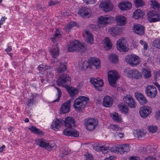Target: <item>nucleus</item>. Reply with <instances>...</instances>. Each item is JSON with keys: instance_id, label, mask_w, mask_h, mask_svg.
Listing matches in <instances>:
<instances>
[{"instance_id": "nucleus-1", "label": "nucleus", "mask_w": 160, "mask_h": 160, "mask_svg": "<svg viewBox=\"0 0 160 160\" xmlns=\"http://www.w3.org/2000/svg\"><path fill=\"white\" fill-rule=\"evenodd\" d=\"M86 49L85 43H79L78 41L74 40L71 42L68 47V50L70 52L80 51L84 52Z\"/></svg>"}, {"instance_id": "nucleus-2", "label": "nucleus", "mask_w": 160, "mask_h": 160, "mask_svg": "<svg viewBox=\"0 0 160 160\" xmlns=\"http://www.w3.org/2000/svg\"><path fill=\"white\" fill-rule=\"evenodd\" d=\"M89 100V98L87 97L79 96L74 100L73 107L75 108L80 110L85 107Z\"/></svg>"}, {"instance_id": "nucleus-3", "label": "nucleus", "mask_w": 160, "mask_h": 160, "mask_svg": "<svg viewBox=\"0 0 160 160\" xmlns=\"http://www.w3.org/2000/svg\"><path fill=\"white\" fill-rule=\"evenodd\" d=\"M71 78L67 74L64 73L60 75L57 80V85L59 86H68L71 83Z\"/></svg>"}, {"instance_id": "nucleus-4", "label": "nucleus", "mask_w": 160, "mask_h": 160, "mask_svg": "<svg viewBox=\"0 0 160 160\" xmlns=\"http://www.w3.org/2000/svg\"><path fill=\"white\" fill-rule=\"evenodd\" d=\"M119 78L118 73L114 70H111L108 72V78L109 84L112 86L116 87V81Z\"/></svg>"}, {"instance_id": "nucleus-5", "label": "nucleus", "mask_w": 160, "mask_h": 160, "mask_svg": "<svg viewBox=\"0 0 160 160\" xmlns=\"http://www.w3.org/2000/svg\"><path fill=\"white\" fill-rule=\"evenodd\" d=\"M125 61L132 67H136L140 62L139 57L134 54L128 55L125 59Z\"/></svg>"}, {"instance_id": "nucleus-6", "label": "nucleus", "mask_w": 160, "mask_h": 160, "mask_svg": "<svg viewBox=\"0 0 160 160\" xmlns=\"http://www.w3.org/2000/svg\"><path fill=\"white\" fill-rule=\"evenodd\" d=\"M35 142L36 144L41 147H43L47 149L48 151H51L55 149L56 146L55 144L53 143L50 144L48 142L42 139H36Z\"/></svg>"}, {"instance_id": "nucleus-7", "label": "nucleus", "mask_w": 160, "mask_h": 160, "mask_svg": "<svg viewBox=\"0 0 160 160\" xmlns=\"http://www.w3.org/2000/svg\"><path fill=\"white\" fill-rule=\"evenodd\" d=\"M112 19V17L109 15L100 16L98 19V28H100L108 24L111 22Z\"/></svg>"}, {"instance_id": "nucleus-8", "label": "nucleus", "mask_w": 160, "mask_h": 160, "mask_svg": "<svg viewBox=\"0 0 160 160\" xmlns=\"http://www.w3.org/2000/svg\"><path fill=\"white\" fill-rule=\"evenodd\" d=\"M116 45L117 49L120 51L127 52L129 50L126 41L123 38H120L117 41Z\"/></svg>"}, {"instance_id": "nucleus-9", "label": "nucleus", "mask_w": 160, "mask_h": 160, "mask_svg": "<svg viewBox=\"0 0 160 160\" xmlns=\"http://www.w3.org/2000/svg\"><path fill=\"white\" fill-rule=\"evenodd\" d=\"M147 16L149 21L154 22L158 21L160 19V14L156 12L155 11H149L147 13Z\"/></svg>"}, {"instance_id": "nucleus-10", "label": "nucleus", "mask_w": 160, "mask_h": 160, "mask_svg": "<svg viewBox=\"0 0 160 160\" xmlns=\"http://www.w3.org/2000/svg\"><path fill=\"white\" fill-rule=\"evenodd\" d=\"M93 66L97 69L100 67V62L98 58L92 57L88 60V65L86 66V68H89L92 69L93 68Z\"/></svg>"}, {"instance_id": "nucleus-11", "label": "nucleus", "mask_w": 160, "mask_h": 160, "mask_svg": "<svg viewBox=\"0 0 160 160\" xmlns=\"http://www.w3.org/2000/svg\"><path fill=\"white\" fill-rule=\"evenodd\" d=\"M139 113L140 116L143 118H145L150 114L152 109L148 106H143L139 109Z\"/></svg>"}, {"instance_id": "nucleus-12", "label": "nucleus", "mask_w": 160, "mask_h": 160, "mask_svg": "<svg viewBox=\"0 0 160 160\" xmlns=\"http://www.w3.org/2000/svg\"><path fill=\"white\" fill-rule=\"evenodd\" d=\"M145 92L147 96L151 98H154L157 94L156 88L153 86H148L145 89Z\"/></svg>"}, {"instance_id": "nucleus-13", "label": "nucleus", "mask_w": 160, "mask_h": 160, "mask_svg": "<svg viewBox=\"0 0 160 160\" xmlns=\"http://www.w3.org/2000/svg\"><path fill=\"white\" fill-rule=\"evenodd\" d=\"M97 124L96 120L93 118L88 119L85 121V125L86 128L89 131L94 129L96 127Z\"/></svg>"}, {"instance_id": "nucleus-14", "label": "nucleus", "mask_w": 160, "mask_h": 160, "mask_svg": "<svg viewBox=\"0 0 160 160\" xmlns=\"http://www.w3.org/2000/svg\"><path fill=\"white\" fill-rule=\"evenodd\" d=\"M132 28L133 32L139 35H142L145 32V27L141 24H135L133 25Z\"/></svg>"}, {"instance_id": "nucleus-15", "label": "nucleus", "mask_w": 160, "mask_h": 160, "mask_svg": "<svg viewBox=\"0 0 160 160\" xmlns=\"http://www.w3.org/2000/svg\"><path fill=\"white\" fill-rule=\"evenodd\" d=\"M123 100L124 103L131 108H135L136 106V103L131 95H126L124 98Z\"/></svg>"}, {"instance_id": "nucleus-16", "label": "nucleus", "mask_w": 160, "mask_h": 160, "mask_svg": "<svg viewBox=\"0 0 160 160\" xmlns=\"http://www.w3.org/2000/svg\"><path fill=\"white\" fill-rule=\"evenodd\" d=\"M90 82L98 91H101L102 90L101 88L103 84L102 80H98L94 78H91L90 79Z\"/></svg>"}, {"instance_id": "nucleus-17", "label": "nucleus", "mask_w": 160, "mask_h": 160, "mask_svg": "<svg viewBox=\"0 0 160 160\" xmlns=\"http://www.w3.org/2000/svg\"><path fill=\"white\" fill-rule=\"evenodd\" d=\"M127 75L129 78H133L135 79H139L142 77L141 72H139L136 69L130 70L128 73Z\"/></svg>"}, {"instance_id": "nucleus-18", "label": "nucleus", "mask_w": 160, "mask_h": 160, "mask_svg": "<svg viewBox=\"0 0 160 160\" xmlns=\"http://www.w3.org/2000/svg\"><path fill=\"white\" fill-rule=\"evenodd\" d=\"M100 6L102 9L105 12H108L112 10V5L109 1H103L101 2Z\"/></svg>"}, {"instance_id": "nucleus-19", "label": "nucleus", "mask_w": 160, "mask_h": 160, "mask_svg": "<svg viewBox=\"0 0 160 160\" xmlns=\"http://www.w3.org/2000/svg\"><path fill=\"white\" fill-rule=\"evenodd\" d=\"M90 10L88 8L82 7L80 8L78 13L81 17L83 18H89L91 16Z\"/></svg>"}, {"instance_id": "nucleus-20", "label": "nucleus", "mask_w": 160, "mask_h": 160, "mask_svg": "<svg viewBox=\"0 0 160 160\" xmlns=\"http://www.w3.org/2000/svg\"><path fill=\"white\" fill-rule=\"evenodd\" d=\"M64 125L66 127L68 128H71L76 126L75 122L72 117H68L64 120Z\"/></svg>"}, {"instance_id": "nucleus-21", "label": "nucleus", "mask_w": 160, "mask_h": 160, "mask_svg": "<svg viewBox=\"0 0 160 160\" xmlns=\"http://www.w3.org/2000/svg\"><path fill=\"white\" fill-rule=\"evenodd\" d=\"M132 4L128 1L122 2L118 4V7L121 10H127L131 8Z\"/></svg>"}, {"instance_id": "nucleus-22", "label": "nucleus", "mask_w": 160, "mask_h": 160, "mask_svg": "<svg viewBox=\"0 0 160 160\" xmlns=\"http://www.w3.org/2000/svg\"><path fill=\"white\" fill-rule=\"evenodd\" d=\"M64 120L62 119H57L55 121L54 123L51 125V128L54 130L57 131L58 128H60L61 126L64 124Z\"/></svg>"}, {"instance_id": "nucleus-23", "label": "nucleus", "mask_w": 160, "mask_h": 160, "mask_svg": "<svg viewBox=\"0 0 160 160\" xmlns=\"http://www.w3.org/2000/svg\"><path fill=\"white\" fill-rule=\"evenodd\" d=\"M113 100L112 97L108 96L104 97L103 99V105L106 107H109L113 104Z\"/></svg>"}, {"instance_id": "nucleus-24", "label": "nucleus", "mask_w": 160, "mask_h": 160, "mask_svg": "<svg viewBox=\"0 0 160 160\" xmlns=\"http://www.w3.org/2000/svg\"><path fill=\"white\" fill-rule=\"evenodd\" d=\"M135 96L136 98L140 104H144L147 102V100L145 97L142 93L135 92Z\"/></svg>"}, {"instance_id": "nucleus-25", "label": "nucleus", "mask_w": 160, "mask_h": 160, "mask_svg": "<svg viewBox=\"0 0 160 160\" xmlns=\"http://www.w3.org/2000/svg\"><path fill=\"white\" fill-rule=\"evenodd\" d=\"M71 101V100H69L67 102L64 103L62 105L60 112L63 113H66L68 112L70 109V103Z\"/></svg>"}, {"instance_id": "nucleus-26", "label": "nucleus", "mask_w": 160, "mask_h": 160, "mask_svg": "<svg viewBox=\"0 0 160 160\" xmlns=\"http://www.w3.org/2000/svg\"><path fill=\"white\" fill-rule=\"evenodd\" d=\"M120 31V28L118 27V25H116L114 27L111 28L109 32L110 33L112 36L115 37L119 34Z\"/></svg>"}, {"instance_id": "nucleus-27", "label": "nucleus", "mask_w": 160, "mask_h": 160, "mask_svg": "<svg viewBox=\"0 0 160 160\" xmlns=\"http://www.w3.org/2000/svg\"><path fill=\"white\" fill-rule=\"evenodd\" d=\"M66 63H60L58 68L57 69V72L59 73H61L65 72L67 69Z\"/></svg>"}, {"instance_id": "nucleus-28", "label": "nucleus", "mask_w": 160, "mask_h": 160, "mask_svg": "<svg viewBox=\"0 0 160 160\" xmlns=\"http://www.w3.org/2000/svg\"><path fill=\"white\" fill-rule=\"evenodd\" d=\"M150 2L151 3V6L155 12L159 13L160 8V4L155 0H151Z\"/></svg>"}, {"instance_id": "nucleus-29", "label": "nucleus", "mask_w": 160, "mask_h": 160, "mask_svg": "<svg viewBox=\"0 0 160 160\" xmlns=\"http://www.w3.org/2000/svg\"><path fill=\"white\" fill-rule=\"evenodd\" d=\"M61 35L60 33L59 30L57 29L53 37L50 38V39L53 42H57L59 38H61Z\"/></svg>"}, {"instance_id": "nucleus-30", "label": "nucleus", "mask_w": 160, "mask_h": 160, "mask_svg": "<svg viewBox=\"0 0 160 160\" xmlns=\"http://www.w3.org/2000/svg\"><path fill=\"white\" fill-rule=\"evenodd\" d=\"M117 23L120 25H123L126 23V18L124 16H118L116 18Z\"/></svg>"}, {"instance_id": "nucleus-31", "label": "nucleus", "mask_w": 160, "mask_h": 160, "mask_svg": "<svg viewBox=\"0 0 160 160\" xmlns=\"http://www.w3.org/2000/svg\"><path fill=\"white\" fill-rule=\"evenodd\" d=\"M144 15L143 12L140 9H137L133 12V17L135 19H138L139 17Z\"/></svg>"}, {"instance_id": "nucleus-32", "label": "nucleus", "mask_w": 160, "mask_h": 160, "mask_svg": "<svg viewBox=\"0 0 160 160\" xmlns=\"http://www.w3.org/2000/svg\"><path fill=\"white\" fill-rule=\"evenodd\" d=\"M50 52L52 58H55L58 56L59 54V48L57 46L55 48L50 50Z\"/></svg>"}, {"instance_id": "nucleus-33", "label": "nucleus", "mask_w": 160, "mask_h": 160, "mask_svg": "<svg viewBox=\"0 0 160 160\" xmlns=\"http://www.w3.org/2000/svg\"><path fill=\"white\" fill-rule=\"evenodd\" d=\"M68 92L72 98L78 94V90L77 89L71 87L68 89Z\"/></svg>"}, {"instance_id": "nucleus-34", "label": "nucleus", "mask_w": 160, "mask_h": 160, "mask_svg": "<svg viewBox=\"0 0 160 160\" xmlns=\"http://www.w3.org/2000/svg\"><path fill=\"white\" fill-rule=\"evenodd\" d=\"M104 42L106 45L104 46L105 48L107 50L110 49L112 47V44L109 38L108 37L105 38L104 39Z\"/></svg>"}, {"instance_id": "nucleus-35", "label": "nucleus", "mask_w": 160, "mask_h": 160, "mask_svg": "<svg viewBox=\"0 0 160 160\" xmlns=\"http://www.w3.org/2000/svg\"><path fill=\"white\" fill-rule=\"evenodd\" d=\"M142 74L145 78H149L151 76V72L146 69L142 68Z\"/></svg>"}, {"instance_id": "nucleus-36", "label": "nucleus", "mask_w": 160, "mask_h": 160, "mask_svg": "<svg viewBox=\"0 0 160 160\" xmlns=\"http://www.w3.org/2000/svg\"><path fill=\"white\" fill-rule=\"evenodd\" d=\"M108 58L110 61L113 63H116L118 61V57L114 54H111L108 56Z\"/></svg>"}, {"instance_id": "nucleus-37", "label": "nucleus", "mask_w": 160, "mask_h": 160, "mask_svg": "<svg viewBox=\"0 0 160 160\" xmlns=\"http://www.w3.org/2000/svg\"><path fill=\"white\" fill-rule=\"evenodd\" d=\"M86 33L87 35V39L86 40V41L88 43L92 44L93 42V39L92 34L90 32L88 31H86Z\"/></svg>"}, {"instance_id": "nucleus-38", "label": "nucleus", "mask_w": 160, "mask_h": 160, "mask_svg": "<svg viewBox=\"0 0 160 160\" xmlns=\"http://www.w3.org/2000/svg\"><path fill=\"white\" fill-rule=\"evenodd\" d=\"M111 117L114 121L117 122H119L121 121V118L119 115L118 113L115 112L114 113L111 115Z\"/></svg>"}, {"instance_id": "nucleus-39", "label": "nucleus", "mask_w": 160, "mask_h": 160, "mask_svg": "<svg viewBox=\"0 0 160 160\" xmlns=\"http://www.w3.org/2000/svg\"><path fill=\"white\" fill-rule=\"evenodd\" d=\"M136 6L137 7H141L145 5V3L143 0H133Z\"/></svg>"}, {"instance_id": "nucleus-40", "label": "nucleus", "mask_w": 160, "mask_h": 160, "mask_svg": "<svg viewBox=\"0 0 160 160\" xmlns=\"http://www.w3.org/2000/svg\"><path fill=\"white\" fill-rule=\"evenodd\" d=\"M29 129L35 134H40L42 132V131H41L40 129L37 128L35 126H32L29 128Z\"/></svg>"}, {"instance_id": "nucleus-41", "label": "nucleus", "mask_w": 160, "mask_h": 160, "mask_svg": "<svg viewBox=\"0 0 160 160\" xmlns=\"http://www.w3.org/2000/svg\"><path fill=\"white\" fill-rule=\"evenodd\" d=\"M110 128L112 130L116 131H120L122 130L123 128H121L119 126L116 125L112 124L110 125Z\"/></svg>"}, {"instance_id": "nucleus-42", "label": "nucleus", "mask_w": 160, "mask_h": 160, "mask_svg": "<svg viewBox=\"0 0 160 160\" xmlns=\"http://www.w3.org/2000/svg\"><path fill=\"white\" fill-rule=\"evenodd\" d=\"M145 133L141 130H137L135 133V136L138 138H141L144 136Z\"/></svg>"}, {"instance_id": "nucleus-43", "label": "nucleus", "mask_w": 160, "mask_h": 160, "mask_svg": "<svg viewBox=\"0 0 160 160\" xmlns=\"http://www.w3.org/2000/svg\"><path fill=\"white\" fill-rule=\"evenodd\" d=\"M55 88H56L57 89V90L58 92V97L57 98L56 100H54L53 101V102H58L60 100V98L61 97V95L62 94L61 91V90H60V89L59 88H58L56 87H55Z\"/></svg>"}, {"instance_id": "nucleus-44", "label": "nucleus", "mask_w": 160, "mask_h": 160, "mask_svg": "<svg viewBox=\"0 0 160 160\" xmlns=\"http://www.w3.org/2000/svg\"><path fill=\"white\" fill-rule=\"evenodd\" d=\"M122 149L124 150V152H128L130 151L129 145L128 144L122 145Z\"/></svg>"}, {"instance_id": "nucleus-45", "label": "nucleus", "mask_w": 160, "mask_h": 160, "mask_svg": "<svg viewBox=\"0 0 160 160\" xmlns=\"http://www.w3.org/2000/svg\"><path fill=\"white\" fill-rule=\"evenodd\" d=\"M149 131L152 133H154L156 132L157 130V127L156 126H150L149 127Z\"/></svg>"}, {"instance_id": "nucleus-46", "label": "nucleus", "mask_w": 160, "mask_h": 160, "mask_svg": "<svg viewBox=\"0 0 160 160\" xmlns=\"http://www.w3.org/2000/svg\"><path fill=\"white\" fill-rule=\"evenodd\" d=\"M152 43L154 47L160 49V42L159 40H155Z\"/></svg>"}, {"instance_id": "nucleus-47", "label": "nucleus", "mask_w": 160, "mask_h": 160, "mask_svg": "<svg viewBox=\"0 0 160 160\" xmlns=\"http://www.w3.org/2000/svg\"><path fill=\"white\" fill-rule=\"evenodd\" d=\"M76 25L75 22H71L67 25V29H70L72 28L73 27Z\"/></svg>"}, {"instance_id": "nucleus-48", "label": "nucleus", "mask_w": 160, "mask_h": 160, "mask_svg": "<svg viewBox=\"0 0 160 160\" xmlns=\"http://www.w3.org/2000/svg\"><path fill=\"white\" fill-rule=\"evenodd\" d=\"M71 136L78 137L79 136V132L76 130H72Z\"/></svg>"}, {"instance_id": "nucleus-49", "label": "nucleus", "mask_w": 160, "mask_h": 160, "mask_svg": "<svg viewBox=\"0 0 160 160\" xmlns=\"http://www.w3.org/2000/svg\"><path fill=\"white\" fill-rule=\"evenodd\" d=\"M71 133L72 130H67V129L66 130H64L63 132V134L68 136H71Z\"/></svg>"}, {"instance_id": "nucleus-50", "label": "nucleus", "mask_w": 160, "mask_h": 160, "mask_svg": "<svg viewBox=\"0 0 160 160\" xmlns=\"http://www.w3.org/2000/svg\"><path fill=\"white\" fill-rule=\"evenodd\" d=\"M38 68L40 71L44 72L47 68L44 67L43 65H40L38 67Z\"/></svg>"}, {"instance_id": "nucleus-51", "label": "nucleus", "mask_w": 160, "mask_h": 160, "mask_svg": "<svg viewBox=\"0 0 160 160\" xmlns=\"http://www.w3.org/2000/svg\"><path fill=\"white\" fill-rule=\"evenodd\" d=\"M83 1L88 4H93L95 3L96 0H83Z\"/></svg>"}, {"instance_id": "nucleus-52", "label": "nucleus", "mask_w": 160, "mask_h": 160, "mask_svg": "<svg viewBox=\"0 0 160 160\" xmlns=\"http://www.w3.org/2000/svg\"><path fill=\"white\" fill-rule=\"evenodd\" d=\"M120 109L122 112H124L125 113H126L128 112V107H126L124 106H122Z\"/></svg>"}, {"instance_id": "nucleus-53", "label": "nucleus", "mask_w": 160, "mask_h": 160, "mask_svg": "<svg viewBox=\"0 0 160 160\" xmlns=\"http://www.w3.org/2000/svg\"><path fill=\"white\" fill-rule=\"evenodd\" d=\"M117 151H118L120 154H122L124 153V150L122 149V145L117 147Z\"/></svg>"}, {"instance_id": "nucleus-54", "label": "nucleus", "mask_w": 160, "mask_h": 160, "mask_svg": "<svg viewBox=\"0 0 160 160\" xmlns=\"http://www.w3.org/2000/svg\"><path fill=\"white\" fill-rule=\"evenodd\" d=\"M124 136V133H122L116 132L114 136L116 138L119 137L120 138H122Z\"/></svg>"}, {"instance_id": "nucleus-55", "label": "nucleus", "mask_w": 160, "mask_h": 160, "mask_svg": "<svg viewBox=\"0 0 160 160\" xmlns=\"http://www.w3.org/2000/svg\"><path fill=\"white\" fill-rule=\"evenodd\" d=\"M108 149L110 150L111 152H117V147H112L110 148L108 147Z\"/></svg>"}, {"instance_id": "nucleus-56", "label": "nucleus", "mask_w": 160, "mask_h": 160, "mask_svg": "<svg viewBox=\"0 0 160 160\" xmlns=\"http://www.w3.org/2000/svg\"><path fill=\"white\" fill-rule=\"evenodd\" d=\"M86 158V160H93L92 155L90 154H88L85 155Z\"/></svg>"}, {"instance_id": "nucleus-57", "label": "nucleus", "mask_w": 160, "mask_h": 160, "mask_svg": "<svg viewBox=\"0 0 160 160\" xmlns=\"http://www.w3.org/2000/svg\"><path fill=\"white\" fill-rule=\"evenodd\" d=\"M89 27L93 30H95L98 27V25H97L94 24L89 25Z\"/></svg>"}, {"instance_id": "nucleus-58", "label": "nucleus", "mask_w": 160, "mask_h": 160, "mask_svg": "<svg viewBox=\"0 0 160 160\" xmlns=\"http://www.w3.org/2000/svg\"><path fill=\"white\" fill-rule=\"evenodd\" d=\"M59 2H56L53 1H51L48 4V5L49 6H52L53 5H54L57 4L58 3H59Z\"/></svg>"}, {"instance_id": "nucleus-59", "label": "nucleus", "mask_w": 160, "mask_h": 160, "mask_svg": "<svg viewBox=\"0 0 160 160\" xmlns=\"http://www.w3.org/2000/svg\"><path fill=\"white\" fill-rule=\"evenodd\" d=\"M33 98H30L28 99L27 104L28 106L30 107L31 106V104L33 102Z\"/></svg>"}, {"instance_id": "nucleus-60", "label": "nucleus", "mask_w": 160, "mask_h": 160, "mask_svg": "<svg viewBox=\"0 0 160 160\" xmlns=\"http://www.w3.org/2000/svg\"><path fill=\"white\" fill-rule=\"evenodd\" d=\"M159 74L157 72L156 73L154 76V78L156 80H158L159 79Z\"/></svg>"}, {"instance_id": "nucleus-61", "label": "nucleus", "mask_w": 160, "mask_h": 160, "mask_svg": "<svg viewBox=\"0 0 160 160\" xmlns=\"http://www.w3.org/2000/svg\"><path fill=\"white\" fill-rule=\"evenodd\" d=\"M129 160H139V158L135 156H132L129 158Z\"/></svg>"}, {"instance_id": "nucleus-62", "label": "nucleus", "mask_w": 160, "mask_h": 160, "mask_svg": "<svg viewBox=\"0 0 160 160\" xmlns=\"http://www.w3.org/2000/svg\"><path fill=\"white\" fill-rule=\"evenodd\" d=\"M36 7L38 9L42 10H44L43 8L42 7V5L40 4H37L36 5Z\"/></svg>"}, {"instance_id": "nucleus-63", "label": "nucleus", "mask_w": 160, "mask_h": 160, "mask_svg": "<svg viewBox=\"0 0 160 160\" xmlns=\"http://www.w3.org/2000/svg\"><path fill=\"white\" fill-rule=\"evenodd\" d=\"M103 148V146H100V147L97 146V147H95L94 148V149L95 150H96L98 151H99V150L101 151L102 148Z\"/></svg>"}, {"instance_id": "nucleus-64", "label": "nucleus", "mask_w": 160, "mask_h": 160, "mask_svg": "<svg viewBox=\"0 0 160 160\" xmlns=\"http://www.w3.org/2000/svg\"><path fill=\"white\" fill-rule=\"evenodd\" d=\"M144 160H156L155 158L152 157H149L146 158Z\"/></svg>"}]
</instances>
